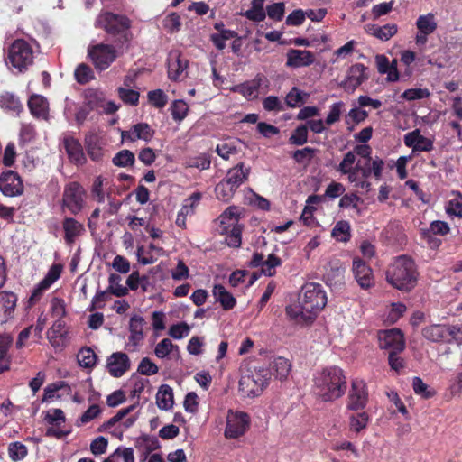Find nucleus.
Segmentation results:
<instances>
[{"label":"nucleus","mask_w":462,"mask_h":462,"mask_svg":"<svg viewBox=\"0 0 462 462\" xmlns=\"http://www.w3.org/2000/svg\"><path fill=\"white\" fill-rule=\"evenodd\" d=\"M327 301V293L322 285L309 282L301 288L298 300L286 307L285 313L297 325H310L326 306Z\"/></svg>","instance_id":"obj_1"},{"label":"nucleus","mask_w":462,"mask_h":462,"mask_svg":"<svg viewBox=\"0 0 462 462\" xmlns=\"http://www.w3.org/2000/svg\"><path fill=\"white\" fill-rule=\"evenodd\" d=\"M346 390L344 372L337 366H329L313 375V392L324 402H331L343 396Z\"/></svg>","instance_id":"obj_2"},{"label":"nucleus","mask_w":462,"mask_h":462,"mask_svg":"<svg viewBox=\"0 0 462 462\" xmlns=\"http://www.w3.org/2000/svg\"><path fill=\"white\" fill-rule=\"evenodd\" d=\"M386 279L390 284L400 291H411L417 282L414 262L405 255L396 258L387 270Z\"/></svg>","instance_id":"obj_3"},{"label":"nucleus","mask_w":462,"mask_h":462,"mask_svg":"<svg viewBox=\"0 0 462 462\" xmlns=\"http://www.w3.org/2000/svg\"><path fill=\"white\" fill-rule=\"evenodd\" d=\"M271 380L270 371L263 367H255L244 374L239 381V392L244 397L253 398L260 395Z\"/></svg>","instance_id":"obj_4"},{"label":"nucleus","mask_w":462,"mask_h":462,"mask_svg":"<svg viewBox=\"0 0 462 462\" xmlns=\"http://www.w3.org/2000/svg\"><path fill=\"white\" fill-rule=\"evenodd\" d=\"M240 210L237 207H228L218 217V232L226 235V242L231 247L241 245L242 226L239 224Z\"/></svg>","instance_id":"obj_5"},{"label":"nucleus","mask_w":462,"mask_h":462,"mask_svg":"<svg viewBox=\"0 0 462 462\" xmlns=\"http://www.w3.org/2000/svg\"><path fill=\"white\" fill-rule=\"evenodd\" d=\"M8 60L19 72L26 69L33 61L32 46L24 40H16L9 49Z\"/></svg>","instance_id":"obj_6"},{"label":"nucleus","mask_w":462,"mask_h":462,"mask_svg":"<svg viewBox=\"0 0 462 462\" xmlns=\"http://www.w3.org/2000/svg\"><path fill=\"white\" fill-rule=\"evenodd\" d=\"M88 56L97 70L103 71L110 67L118 56L116 49L110 44L97 43L88 47Z\"/></svg>","instance_id":"obj_7"},{"label":"nucleus","mask_w":462,"mask_h":462,"mask_svg":"<svg viewBox=\"0 0 462 462\" xmlns=\"http://www.w3.org/2000/svg\"><path fill=\"white\" fill-rule=\"evenodd\" d=\"M85 197L84 188L78 182H70L63 191L62 208L68 209L71 214L77 215L84 207Z\"/></svg>","instance_id":"obj_8"},{"label":"nucleus","mask_w":462,"mask_h":462,"mask_svg":"<svg viewBox=\"0 0 462 462\" xmlns=\"http://www.w3.org/2000/svg\"><path fill=\"white\" fill-rule=\"evenodd\" d=\"M63 266L60 263L52 264L45 276L34 286L29 301L31 304L37 302L42 296L60 278Z\"/></svg>","instance_id":"obj_9"},{"label":"nucleus","mask_w":462,"mask_h":462,"mask_svg":"<svg viewBox=\"0 0 462 462\" xmlns=\"http://www.w3.org/2000/svg\"><path fill=\"white\" fill-rule=\"evenodd\" d=\"M336 170L342 175H346L349 182L357 180V174L360 173L363 178L370 176V170L363 168L356 162V157L354 152H347Z\"/></svg>","instance_id":"obj_10"},{"label":"nucleus","mask_w":462,"mask_h":462,"mask_svg":"<svg viewBox=\"0 0 462 462\" xmlns=\"http://www.w3.org/2000/svg\"><path fill=\"white\" fill-rule=\"evenodd\" d=\"M249 416L242 411H230L226 416L225 437L236 439L245 433L249 427Z\"/></svg>","instance_id":"obj_11"},{"label":"nucleus","mask_w":462,"mask_h":462,"mask_svg":"<svg viewBox=\"0 0 462 462\" xmlns=\"http://www.w3.org/2000/svg\"><path fill=\"white\" fill-rule=\"evenodd\" d=\"M379 346L390 352H401L405 347L403 333L399 328L385 329L378 332Z\"/></svg>","instance_id":"obj_12"},{"label":"nucleus","mask_w":462,"mask_h":462,"mask_svg":"<svg viewBox=\"0 0 462 462\" xmlns=\"http://www.w3.org/2000/svg\"><path fill=\"white\" fill-rule=\"evenodd\" d=\"M90 191L97 203H104L106 199L116 193V187L112 179L98 175L94 179Z\"/></svg>","instance_id":"obj_13"},{"label":"nucleus","mask_w":462,"mask_h":462,"mask_svg":"<svg viewBox=\"0 0 462 462\" xmlns=\"http://www.w3.org/2000/svg\"><path fill=\"white\" fill-rule=\"evenodd\" d=\"M145 319L139 315H134L129 320V336L126 342V348L129 351H135L144 339Z\"/></svg>","instance_id":"obj_14"},{"label":"nucleus","mask_w":462,"mask_h":462,"mask_svg":"<svg viewBox=\"0 0 462 462\" xmlns=\"http://www.w3.org/2000/svg\"><path fill=\"white\" fill-rule=\"evenodd\" d=\"M366 69L367 68L361 63L352 65L348 69L346 78L341 82L340 86L346 91L353 93L365 79H368Z\"/></svg>","instance_id":"obj_15"},{"label":"nucleus","mask_w":462,"mask_h":462,"mask_svg":"<svg viewBox=\"0 0 462 462\" xmlns=\"http://www.w3.org/2000/svg\"><path fill=\"white\" fill-rule=\"evenodd\" d=\"M189 61L178 51H173L168 58V75L172 80H183L188 76Z\"/></svg>","instance_id":"obj_16"},{"label":"nucleus","mask_w":462,"mask_h":462,"mask_svg":"<svg viewBox=\"0 0 462 462\" xmlns=\"http://www.w3.org/2000/svg\"><path fill=\"white\" fill-rule=\"evenodd\" d=\"M368 393L363 380L355 379L352 382L348 395L347 408L352 411L362 410L367 403Z\"/></svg>","instance_id":"obj_17"},{"label":"nucleus","mask_w":462,"mask_h":462,"mask_svg":"<svg viewBox=\"0 0 462 462\" xmlns=\"http://www.w3.org/2000/svg\"><path fill=\"white\" fill-rule=\"evenodd\" d=\"M130 367V358L124 352H115L107 357L106 369L113 377L123 376Z\"/></svg>","instance_id":"obj_18"},{"label":"nucleus","mask_w":462,"mask_h":462,"mask_svg":"<svg viewBox=\"0 0 462 462\" xmlns=\"http://www.w3.org/2000/svg\"><path fill=\"white\" fill-rule=\"evenodd\" d=\"M23 181L16 172L8 171L1 175L0 190L4 195L8 197L17 196L23 192Z\"/></svg>","instance_id":"obj_19"},{"label":"nucleus","mask_w":462,"mask_h":462,"mask_svg":"<svg viewBox=\"0 0 462 462\" xmlns=\"http://www.w3.org/2000/svg\"><path fill=\"white\" fill-rule=\"evenodd\" d=\"M154 135V130L147 123L134 125L129 130L121 131L122 142H135L142 140L150 142Z\"/></svg>","instance_id":"obj_20"},{"label":"nucleus","mask_w":462,"mask_h":462,"mask_svg":"<svg viewBox=\"0 0 462 462\" xmlns=\"http://www.w3.org/2000/svg\"><path fill=\"white\" fill-rule=\"evenodd\" d=\"M404 144L416 152H430L433 150V141L423 136L419 129L407 133L403 137Z\"/></svg>","instance_id":"obj_21"},{"label":"nucleus","mask_w":462,"mask_h":462,"mask_svg":"<svg viewBox=\"0 0 462 462\" xmlns=\"http://www.w3.org/2000/svg\"><path fill=\"white\" fill-rule=\"evenodd\" d=\"M98 23L109 32H116L130 26V21L125 16L105 13L98 17Z\"/></svg>","instance_id":"obj_22"},{"label":"nucleus","mask_w":462,"mask_h":462,"mask_svg":"<svg viewBox=\"0 0 462 462\" xmlns=\"http://www.w3.org/2000/svg\"><path fill=\"white\" fill-rule=\"evenodd\" d=\"M352 269L354 276L361 288L368 289L373 286V271L364 261L359 258L354 259Z\"/></svg>","instance_id":"obj_23"},{"label":"nucleus","mask_w":462,"mask_h":462,"mask_svg":"<svg viewBox=\"0 0 462 462\" xmlns=\"http://www.w3.org/2000/svg\"><path fill=\"white\" fill-rule=\"evenodd\" d=\"M105 145L106 143L99 134L90 132L86 134L85 146L91 160L98 162L103 158Z\"/></svg>","instance_id":"obj_24"},{"label":"nucleus","mask_w":462,"mask_h":462,"mask_svg":"<svg viewBox=\"0 0 462 462\" xmlns=\"http://www.w3.org/2000/svg\"><path fill=\"white\" fill-rule=\"evenodd\" d=\"M281 264V260L274 254H270L267 259L263 255L254 253L249 265L251 267H260L261 272L266 276H273L275 273V268Z\"/></svg>","instance_id":"obj_25"},{"label":"nucleus","mask_w":462,"mask_h":462,"mask_svg":"<svg viewBox=\"0 0 462 462\" xmlns=\"http://www.w3.org/2000/svg\"><path fill=\"white\" fill-rule=\"evenodd\" d=\"M314 60V54L310 51L291 49L287 52L286 66L290 68L307 67L311 65Z\"/></svg>","instance_id":"obj_26"},{"label":"nucleus","mask_w":462,"mask_h":462,"mask_svg":"<svg viewBox=\"0 0 462 462\" xmlns=\"http://www.w3.org/2000/svg\"><path fill=\"white\" fill-rule=\"evenodd\" d=\"M449 331L450 324H430L422 329V336L434 343H448Z\"/></svg>","instance_id":"obj_27"},{"label":"nucleus","mask_w":462,"mask_h":462,"mask_svg":"<svg viewBox=\"0 0 462 462\" xmlns=\"http://www.w3.org/2000/svg\"><path fill=\"white\" fill-rule=\"evenodd\" d=\"M450 231V227L448 224L445 221L435 220L430 224L428 228H423L420 230V234L423 239H425L428 244L433 246H437L439 244V241L433 237V235L438 236H445L448 234Z\"/></svg>","instance_id":"obj_28"},{"label":"nucleus","mask_w":462,"mask_h":462,"mask_svg":"<svg viewBox=\"0 0 462 462\" xmlns=\"http://www.w3.org/2000/svg\"><path fill=\"white\" fill-rule=\"evenodd\" d=\"M250 171V167H245V164L241 162L227 171L225 180L237 189L247 180Z\"/></svg>","instance_id":"obj_29"},{"label":"nucleus","mask_w":462,"mask_h":462,"mask_svg":"<svg viewBox=\"0 0 462 462\" xmlns=\"http://www.w3.org/2000/svg\"><path fill=\"white\" fill-rule=\"evenodd\" d=\"M162 253L163 249L162 247L154 244H150L148 247H144L143 245L138 246L136 256L140 263L148 265L155 263Z\"/></svg>","instance_id":"obj_30"},{"label":"nucleus","mask_w":462,"mask_h":462,"mask_svg":"<svg viewBox=\"0 0 462 462\" xmlns=\"http://www.w3.org/2000/svg\"><path fill=\"white\" fill-rule=\"evenodd\" d=\"M398 27L395 23H387L383 26L377 24H366L365 32L381 41H388L397 33Z\"/></svg>","instance_id":"obj_31"},{"label":"nucleus","mask_w":462,"mask_h":462,"mask_svg":"<svg viewBox=\"0 0 462 462\" xmlns=\"http://www.w3.org/2000/svg\"><path fill=\"white\" fill-rule=\"evenodd\" d=\"M28 106L33 116L44 120L48 119L49 104L44 97L32 95L28 100Z\"/></svg>","instance_id":"obj_32"},{"label":"nucleus","mask_w":462,"mask_h":462,"mask_svg":"<svg viewBox=\"0 0 462 462\" xmlns=\"http://www.w3.org/2000/svg\"><path fill=\"white\" fill-rule=\"evenodd\" d=\"M62 228L64 231V239L69 245L73 244L77 237L84 232L83 225L72 217H66L63 220Z\"/></svg>","instance_id":"obj_33"},{"label":"nucleus","mask_w":462,"mask_h":462,"mask_svg":"<svg viewBox=\"0 0 462 462\" xmlns=\"http://www.w3.org/2000/svg\"><path fill=\"white\" fill-rule=\"evenodd\" d=\"M261 84L262 78L257 76L253 80L233 87L232 91L238 92L246 99L250 100L257 97Z\"/></svg>","instance_id":"obj_34"},{"label":"nucleus","mask_w":462,"mask_h":462,"mask_svg":"<svg viewBox=\"0 0 462 462\" xmlns=\"http://www.w3.org/2000/svg\"><path fill=\"white\" fill-rule=\"evenodd\" d=\"M291 368V365L287 358L277 356L270 363V367L267 369L270 371L271 376L274 375L277 379L283 380L288 376Z\"/></svg>","instance_id":"obj_35"},{"label":"nucleus","mask_w":462,"mask_h":462,"mask_svg":"<svg viewBox=\"0 0 462 462\" xmlns=\"http://www.w3.org/2000/svg\"><path fill=\"white\" fill-rule=\"evenodd\" d=\"M212 292L216 300L221 304L224 310H228L236 306V300L223 285H215Z\"/></svg>","instance_id":"obj_36"},{"label":"nucleus","mask_w":462,"mask_h":462,"mask_svg":"<svg viewBox=\"0 0 462 462\" xmlns=\"http://www.w3.org/2000/svg\"><path fill=\"white\" fill-rule=\"evenodd\" d=\"M64 146L69 159L79 164L85 162V156L79 142L72 137L64 139Z\"/></svg>","instance_id":"obj_37"},{"label":"nucleus","mask_w":462,"mask_h":462,"mask_svg":"<svg viewBox=\"0 0 462 462\" xmlns=\"http://www.w3.org/2000/svg\"><path fill=\"white\" fill-rule=\"evenodd\" d=\"M16 297L14 293L7 291L0 292V318L3 320L9 319L16 305Z\"/></svg>","instance_id":"obj_38"},{"label":"nucleus","mask_w":462,"mask_h":462,"mask_svg":"<svg viewBox=\"0 0 462 462\" xmlns=\"http://www.w3.org/2000/svg\"><path fill=\"white\" fill-rule=\"evenodd\" d=\"M156 403L161 410L168 411L173 407V391L167 385L162 384L156 393Z\"/></svg>","instance_id":"obj_39"},{"label":"nucleus","mask_w":462,"mask_h":462,"mask_svg":"<svg viewBox=\"0 0 462 462\" xmlns=\"http://www.w3.org/2000/svg\"><path fill=\"white\" fill-rule=\"evenodd\" d=\"M12 344V337L5 335H0V374L9 370L10 357L8 350Z\"/></svg>","instance_id":"obj_40"},{"label":"nucleus","mask_w":462,"mask_h":462,"mask_svg":"<svg viewBox=\"0 0 462 462\" xmlns=\"http://www.w3.org/2000/svg\"><path fill=\"white\" fill-rule=\"evenodd\" d=\"M0 107L7 112L18 115L22 110V105L18 97L6 92L0 96Z\"/></svg>","instance_id":"obj_41"},{"label":"nucleus","mask_w":462,"mask_h":462,"mask_svg":"<svg viewBox=\"0 0 462 462\" xmlns=\"http://www.w3.org/2000/svg\"><path fill=\"white\" fill-rule=\"evenodd\" d=\"M264 0H252L251 8L244 13V15L251 21L262 22L266 14L263 9Z\"/></svg>","instance_id":"obj_42"},{"label":"nucleus","mask_w":462,"mask_h":462,"mask_svg":"<svg viewBox=\"0 0 462 462\" xmlns=\"http://www.w3.org/2000/svg\"><path fill=\"white\" fill-rule=\"evenodd\" d=\"M122 278L116 273H111L108 279L107 291L116 297H123L128 293V288L121 283Z\"/></svg>","instance_id":"obj_43"},{"label":"nucleus","mask_w":462,"mask_h":462,"mask_svg":"<svg viewBox=\"0 0 462 462\" xmlns=\"http://www.w3.org/2000/svg\"><path fill=\"white\" fill-rule=\"evenodd\" d=\"M332 237L339 242H347L351 236L350 224L346 220L338 221L331 232Z\"/></svg>","instance_id":"obj_44"},{"label":"nucleus","mask_w":462,"mask_h":462,"mask_svg":"<svg viewBox=\"0 0 462 462\" xmlns=\"http://www.w3.org/2000/svg\"><path fill=\"white\" fill-rule=\"evenodd\" d=\"M418 31L423 33H432L437 28L434 15L430 13L420 15L416 22Z\"/></svg>","instance_id":"obj_45"},{"label":"nucleus","mask_w":462,"mask_h":462,"mask_svg":"<svg viewBox=\"0 0 462 462\" xmlns=\"http://www.w3.org/2000/svg\"><path fill=\"white\" fill-rule=\"evenodd\" d=\"M236 189L231 186L225 179H223L215 188V193L217 199L227 202L229 201Z\"/></svg>","instance_id":"obj_46"},{"label":"nucleus","mask_w":462,"mask_h":462,"mask_svg":"<svg viewBox=\"0 0 462 462\" xmlns=\"http://www.w3.org/2000/svg\"><path fill=\"white\" fill-rule=\"evenodd\" d=\"M370 420L369 415L365 411H361L356 414H353L349 418L350 430L358 433L366 428Z\"/></svg>","instance_id":"obj_47"},{"label":"nucleus","mask_w":462,"mask_h":462,"mask_svg":"<svg viewBox=\"0 0 462 462\" xmlns=\"http://www.w3.org/2000/svg\"><path fill=\"white\" fill-rule=\"evenodd\" d=\"M77 359L79 365L85 368H91L97 363V356L89 347L81 348L77 355Z\"/></svg>","instance_id":"obj_48"},{"label":"nucleus","mask_w":462,"mask_h":462,"mask_svg":"<svg viewBox=\"0 0 462 462\" xmlns=\"http://www.w3.org/2000/svg\"><path fill=\"white\" fill-rule=\"evenodd\" d=\"M64 388H69V386L61 381L48 384L44 388V394L42 396V402H50L54 399H60V395H59L57 393Z\"/></svg>","instance_id":"obj_49"},{"label":"nucleus","mask_w":462,"mask_h":462,"mask_svg":"<svg viewBox=\"0 0 462 462\" xmlns=\"http://www.w3.org/2000/svg\"><path fill=\"white\" fill-rule=\"evenodd\" d=\"M28 455L27 447L22 442L15 441L8 446V456L14 462L23 460Z\"/></svg>","instance_id":"obj_50"},{"label":"nucleus","mask_w":462,"mask_h":462,"mask_svg":"<svg viewBox=\"0 0 462 462\" xmlns=\"http://www.w3.org/2000/svg\"><path fill=\"white\" fill-rule=\"evenodd\" d=\"M170 109L173 120L177 122H181L188 115L189 106L182 99H179L172 102Z\"/></svg>","instance_id":"obj_51"},{"label":"nucleus","mask_w":462,"mask_h":462,"mask_svg":"<svg viewBox=\"0 0 462 462\" xmlns=\"http://www.w3.org/2000/svg\"><path fill=\"white\" fill-rule=\"evenodd\" d=\"M134 154L131 151L122 150L113 157L112 162L117 167H127L134 165Z\"/></svg>","instance_id":"obj_52"},{"label":"nucleus","mask_w":462,"mask_h":462,"mask_svg":"<svg viewBox=\"0 0 462 462\" xmlns=\"http://www.w3.org/2000/svg\"><path fill=\"white\" fill-rule=\"evenodd\" d=\"M133 406L129 407V408H126V409H124V410H121L120 411L117 412L116 415H115L114 417H112L108 421H107V425L108 426H112V425H115L116 423L117 422H120L121 421V425L127 429V428H130L134 425V423L135 422V418L134 417H129L124 420H122L124 419V417L129 413V411L131 410H133Z\"/></svg>","instance_id":"obj_53"},{"label":"nucleus","mask_w":462,"mask_h":462,"mask_svg":"<svg viewBox=\"0 0 462 462\" xmlns=\"http://www.w3.org/2000/svg\"><path fill=\"white\" fill-rule=\"evenodd\" d=\"M430 96V92L428 88H415L406 89L402 94V97L407 101H415L428 98Z\"/></svg>","instance_id":"obj_54"},{"label":"nucleus","mask_w":462,"mask_h":462,"mask_svg":"<svg viewBox=\"0 0 462 462\" xmlns=\"http://www.w3.org/2000/svg\"><path fill=\"white\" fill-rule=\"evenodd\" d=\"M173 349H178V346L173 345L171 339L163 338L156 345L154 354L158 358H164L171 353Z\"/></svg>","instance_id":"obj_55"},{"label":"nucleus","mask_w":462,"mask_h":462,"mask_svg":"<svg viewBox=\"0 0 462 462\" xmlns=\"http://www.w3.org/2000/svg\"><path fill=\"white\" fill-rule=\"evenodd\" d=\"M76 80L80 84H85L94 78L91 68L86 64H79L74 72Z\"/></svg>","instance_id":"obj_56"},{"label":"nucleus","mask_w":462,"mask_h":462,"mask_svg":"<svg viewBox=\"0 0 462 462\" xmlns=\"http://www.w3.org/2000/svg\"><path fill=\"white\" fill-rule=\"evenodd\" d=\"M210 159L207 154L190 157L186 161L187 167L196 168L199 170H207L210 167Z\"/></svg>","instance_id":"obj_57"},{"label":"nucleus","mask_w":462,"mask_h":462,"mask_svg":"<svg viewBox=\"0 0 462 462\" xmlns=\"http://www.w3.org/2000/svg\"><path fill=\"white\" fill-rule=\"evenodd\" d=\"M162 25L170 32H178L180 29V17L176 13L166 15L162 20Z\"/></svg>","instance_id":"obj_58"},{"label":"nucleus","mask_w":462,"mask_h":462,"mask_svg":"<svg viewBox=\"0 0 462 462\" xmlns=\"http://www.w3.org/2000/svg\"><path fill=\"white\" fill-rule=\"evenodd\" d=\"M189 326L185 322H180L172 325L170 328L168 334L174 339H181L186 337L189 334Z\"/></svg>","instance_id":"obj_59"},{"label":"nucleus","mask_w":462,"mask_h":462,"mask_svg":"<svg viewBox=\"0 0 462 462\" xmlns=\"http://www.w3.org/2000/svg\"><path fill=\"white\" fill-rule=\"evenodd\" d=\"M118 95L123 102L131 106H136L139 101V93L135 90L120 87Z\"/></svg>","instance_id":"obj_60"},{"label":"nucleus","mask_w":462,"mask_h":462,"mask_svg":"<svg viewBox=\"0 0 462 462\" xmlns=\"http://www.w3.org/2000/svg\"><path fill=\"white\" fill-rule=\"evenodd\" d=\"M308 141V127L306 125L298 126L290 137V143L295 145H302Z\"/></svg>","instance_id":"obj_61"},{"label":"nucleus","mask_w":462,"mask_h":462,"mask_svg":"<svg viewBox=\"0 0 462 462\" xmlns=\"http://www.w3.org/2000/svg\"><path fill=\"white\" fill-rule=\"evenodd\" d=\"M445 210L449 217H457L462 218V200L459 197L456 196L455 199L448 201Z\"/></svg>","instance_id":"obj_62"},{"label":"nucleus","mask_w":462,"mask_h":462,"mask_svg":"<svg viewBox=\"0 0 462 462\" xmlns=\"http://www.w3.org/2000/svg\"><path fill=\"white\" fill-rule=\"evenodd\" d=\"M344 103L341 101L332 104L329 107L328 116L326 117L325 120L326 125H332L333 124L337 122L340 119Z\"/></svg>","instance_id":"obj_63"},{"label":"nucleus","mask_w":462,"mask_h":462,"mask_svg":"<svg viewBox=\"0 0 462 462\" xmlns=\"http://www.w3.org/2000/svg\"><path fill=\"white\" fill-rule=\"evenodd\" d=\"M158 366L149 357H143L138 365V373L143 375H153L158 373Z\"/></svg>","instance_id":"obj_64"}]
</instances>
